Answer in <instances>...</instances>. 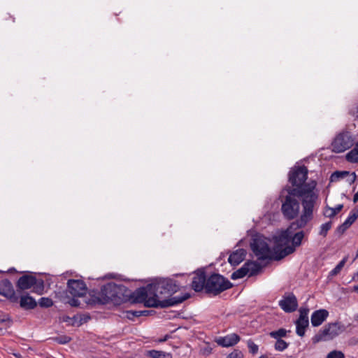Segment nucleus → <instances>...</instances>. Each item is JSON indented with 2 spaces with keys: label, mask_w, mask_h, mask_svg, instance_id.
Instances as JSON below:
<instances>
[{
  "label": "nucleus",
  "mask_w": 358,
  "mask_h": 358,
  "mask_svg": "<svg viewBox=\"0 0 358 358\" xmlns=\"http://www.w3.org/2000/svg\"><path fill=\"white\" fill-rule=\"evenodd\" d=\"M316 182H310L301 189H292V187H285L281 192L280 199L281 202V213L287 220H292L297 217L300 213L301 203L297 197L301 199L302 213L304 212L305 201L312 204V218L313 217V209L317 199L315 192Z\"/></svg>",
  "instance_id": "1"
},
{
  "label": "nucleus",
  "mask_w": 358,
  "mask_h": 358,
  "mask_svg": "<svg viewBox=\"0 0 358 358\" xmlns=\"http://www.w3.org/2000/svg\"><path fill=\"white\" fill-rule=\"evenodd\" d=\"M303 205L304 212L301 214L299 218L291 223L286 229L280 231L275 237V243L278 246L284 247L279 250V253L275 257L276 260H280L292 254L296 248L301 245L304 232L300 231L294 233V230L305 227L312 220V204L305 201Z\"/></svg>",
  "instance_id": "2"
},
{
  "label": "nucleus",
  "mask_w": 358,
  "mask_h": 358,
  "mask_svg": "<svg viewBox=\"0 0 358 358\" xmlns=\"http://www.w3.org/2000/svg\"><path fill=\"white\" fill-rule=\"evenodd\" d=\"M251 250L255 256L259 260L275 259L279 250L273 253L268 243V239L261 235L253 236L250 243Z\"/></svg>",
  "instance_id": "3"
},
{
  "label": "nucleus",
  "mask_w": 358,
  "mask_h": 358,
  "mask_svg": "<svg viewBox=\"0 0 358 358\" xmlns=\"http://www.w3.org/2000/svg\"><path fill=\"white\" fill-rule=\"evenodd\" d=\"M141 296L145 299V306L147 307H166V306H172L176 304H178L186 300L189 298V295L187 294L182 297L177 298L174 297L170 299L167 301H164L161 302L157 299L159 295L157 296L153 292V289L151 291H149L146 287H142L138 291Z\"/></svg>",
  "instance_id": "4"
},
{
  "label": "nucleus",
  "mask_w": 358,
  "mask_h": 358,
  "mask_svg": "<svg viewBox=\"0 0 358 358\" xmlns=\"http://www.w3.org/2000/svg\"><path fill=\"white\" fill-rule=\"evenodd\" d=\"M124 288V287L122 285L108 282L102 286L94 302L100 304H106L109 301H116L117 299H120Z\"/></svg>",
  "instance_id": "5"
},
{
  "label": "nucleus",
  "mask_w": 358,
  "mask_h": 358,
  "mask_svg": "<svg viewBox=\"0 0 358 358\" xmlns=\"http://www.w3.org/2000/svg\"><path fill=\"white\" fill-rule=\"evenodd\" d=\"M231 286L232 284L229 280L220 274L213 273L207 278L205 291L208 294L217 295L231 288Z\"/></svg>",
  "instance_id": "6"
},
{
  "label": "nucleus",
  "mask_w": 358,
  "mask_h": 358,
  "mask_svg": "<svg viewBox=\"0 0 358 358\" xmlns=\"http://www.w3.org/2000/svg\"><path fill=\"white\" fill-rule=\"evenodd\" d=\"M180 285L176 280L169 278L157 279L147 285V289L153 292L156 296L162 294H172L179 290Z\"/></svg>",
  "instance_id": "7"
},
{
  "label": "nucleus",
  "mask_w": 358,
  "mask_h": 358,
  "mask_svg": "<svg viewBox=\"0 0 358 358\" xmlns=\"http://www.w3.org/2000/svg\"><path fill=\"white\" fill-rule=\"evenodd\" d=\"M345 331L344 325L340 322L330 323L326 325L322 330L320 331L313 338L314 343L329 341Z\"/></svg>",
  "instance_id": "8"
},
{
  "label": "nucleus",
  "mask_w": 358,
  "mask_h": 358,
  "mask_svg": "<svg viewBox=\"0 0 358 358\" xmlns=\"http://www.w3.org/2000/svg\"><path fill=\"white\" fill-rule=\"evenodd\" d=\"M355 138L349 131L339 133L331 143L332 150L336 153H341L350 149L355 144Z\"/></svg>",
  "instance_id": "9"
},
{
  "label": "nucleus",
  "mask_w": 358,
  "mask_h": 358,
  "mask_svg": "<svg viewBox=\"0 0 358 358\" xmlns=\"http://www.w3.org/2000/svg\"><path fill=\"white\" fill-rule=\"evenodd\" d=\"M308 176V169L306 166H299L292 169L289 173V182L292 184V189H301L310 182L305 183Z\"/></svg>",
  "instance_id": "10"
},
{
  "label": "nucleus",
  "mask_w": 358,
  "mask_h": 358,
  "mask_svg": "<svg viewBox=\"0 0 358 358\" xmlns=\"http://www.w3.org/2000/svg\"><path fill=\"white\" fill-rule=\"evenodd\" d=\"M67 288L69 292L73 296H82L87 290L86 285L81 280H69Z\"/></svg>",
  "instance_id": "11"
},
{
  "label": "nucleus",
  "mask_w": 358,
  "mask_h": 358,
  "mask_svg": "<svg viewBox=\"0 0 358 358\" xmlns=\"http://www.w3.org/2000/svg\"><path fill=\"white\" fill-rule=\"evenodd\" d=\"M279 306L286 313L294 312L298 307L296 297L293 294H289L279 301Z\"/></svg>",
  "instance_id": "12"
},
{
  "label": "nucleus",
  "mask_w": 358,
  "mask_h": 358,
  "mask_svg": "<svg viewBox=\"0 0 358 358\" xmlns=\"http://www.w3.org/2000/svg\"><path fill=\"white\" fill-rule=\"evenodd\" d=\"M206 280L207 278L204 270L199 269L195 272L192 280V289L197 292H201L203 289H205Z\"/></svg>",
  "instance_id": "13"
},
{
  "label": "nucleus",
  "mask_w": 358,
  "mask_h": 358,
  "mask_svg": "<svg viewBox=\"0 0 358 358\" xmlns=\"http://www.w3.org/2000/svg\"><path fill=\"white\" fill-rule=\"evenodd\" d=\"M241 340L240 336L234 333L225 336H220L215 339L216 343L223 348L232 347L236 345Z\"/></svg>",
  "instance_id": "14"
},
{
  "label": "nucleus",
  "mask_w": 358,
  "mask_h": 358,
  "mask_svg": "<svg viewBox=\"0 0 358 358\" xmlns=\"http://www.w3.org/2000/svg\"><path fill=\"white\" fill-rule=\"evenodd\" d=\"M0 294L12 301L17 299L13 285L8 280H3L0 282Z\"/></svg>",
  "instance_id": "15"
},
{
  "label": "nucleus",
  "mask_w": 358,
  "mask_h": 358,
  "mask_svg": "<svg viewBox=\"0 0 358 358\" xmlns=\"http://www.w3.org/2000/svg\"><path fill=\"white\" fill-rule=\"evenodd\" d=\"M329 312L326 309H320L312 313L310 321L313 327H319L328 317Z\"/></svg>",
  "instance_id": "16"
},
{
  "label": "nucleus",
  "mask_w": 358,
  "mask_h": 358,
  "mask_svg": "<svg viewBox=\"0 0 358 358\" xmlns=\"http://www.w3.org/2000/svg\"><path fill=\"white\" fill-rule=\"evenodd\" d=\"M36 282V277L29 275H22L17 282V287L22 290L28 289L32 287Z\"/></svg>",
  "instance_id": "17"
},
{
  "label": "nucleus",
  "mask_w": 358,
  "mask_h": 358,
  "mask_svg": "<svg viewBox=\"0 0 358 358\" xmlns=\"http://www.w3.org/2000/svg\"><path fill=\"white\" fill-rule=\"evenodd\" d=\"M357 218L358 208L352 210L344 222L338 227V231L341 233H343L356 221Z\"/></svg>",
  "instance_id": "18"
},
{
  "label": "nucleus",
  "mask_w": 358,
  "mask_h": 358,
  "mask_svg": "<svg viewBox=\"0 0 358 358\" xmlns=\"http://www.w3.org/2000/svg\"><path fill=\"white\" fill-rule=\"evenodd\" d=\"M246 250L244 249H238L233 252L228 258V262L232 266H237L241 264L246 256Z\"/></svg>",
  "instance_id": "19"
},
{
  "label": "nucleus",
  "mask_w": 358,
  "mask_h": 358,
  "mask_svg": "<svg viewBox=\"0 0 358 358\" xmlns=\"http://www.w3.org/2000/svg\"><path fill=\"white\" fill-rule=\"evenodd\" d=\"M20 303V306L24 309H33L36 306L35 299L29 295L22 296Z\"/></svg>",
  "instance_id": "20"
},
{
  "label": "nucleus",
  "mask_w": 358,
  "mask_h": 358,
  "mask_svg": "<svg viewBox=\"0 0 358 358\" xmlns=\"http://www.w3.org/2000/svg\"><path fill=\"white\" fill-rule=\"evenodd\" d=\"M296 333L300 336L303 337L305 335L306 329L309 325V320H302L297 319L295 322Z\"/></svg>",
  "instance_id": "21"
},
{
  "label": "nucleus",
  "mask_w": 358,
  "mask_h": 358,
  "mask_svg": "<svg viewBox=\"0 0 358 358\" xmlns=\"http://www.w3.org/2000/svg\"><path fill=\"white\" fill-rule=\"evenodd\" d=\"M246 270L249 276H253L257 275L261 270V266L255 262H246L245 264Z\"/></svg>",
  "instance_id": "22"
},
{
  "label": "nucleus",
  "mask_w": 358,
  "mask_h": 358,
  "mask_svg": "<svg viewBox=\"0 0 358 358\" xmlns=\"http://www.w3.org/2000/svg\"><path fill=\"white\" fill-rule=\"evenodd\" d=\"M343 204H338L334 208L327 206L324 209L323 215L327 217L332 218L336 214H338L343 209Z\"/></svg>",
  "instance_id": "23"
},
{
  "label": "nucleus",
  "mask_w": 358,
  "mask_h": 358,
  "mask_svg": "<svg viewBox=\"0 0 358 358\" xmlns=\"http://www.w3.org/2000/svg\"><path fill=\"white\" fill-rule=\"evenodd\" d=\"M346 160L350 163H358V144L352 149L345 156Z\"/></svg>",
  "instance_id": "24"
},
{
  "label": "nucleus",
  "mask_w": 358,
  "mask_h": 358,
  "mask_svg": "<svg viewBox=\"0 0 358 358\" xmlns=\"http://www.w3.org/2000/svg\"><path fill=\"white\" fill-rule=\"evenodd\" d=\"M245 264H244L241 268L238 269L237 271H234L231 275V278L232 280H238L243 278L246 275H248L247 270H246Z\"/></svg>",
  "instance_id": "25"
},
{
  "label": "nucleus",
  "mask_w": 358,
  "mask_h": 358,
  "mask_svg": "<svg viewBox=\"0 0 358 358\" xmlns=\"http://www.w3.org/2000/svg\"><path fill=\"white\" fill-rule=\"evenodd\" d=\"M288 331L285 329L281 328L276 331H271L269 335L271 338L275 340L282 339L283 337H286Z\"/></svg>",
  "instance_id": "26"
},
{
  "label": "nucleus",
  "mask_w": 358,
  "mask_h": 358,
  "mask_svg": "<svg viewBox=\"0 0 358 358\" xmlns=\"http://www.w3.org/2000/svg\"><path fill=\"white\" fill-rule=\"evenodd\" d=\"M348 174V171H335L330 176L331 182H338L341 180H345L346 175Z\"/></svg>",
  "instance_id": "27"
},
{
  "label": "nucleus",
  "mask_w": 358,
  "mask_h": 358,
  "mask_svg": "<svg viewBox=\"0 0 358 358\" xmlns=\"http://www.w3.org/2000/svg\"><path fill=\"white\" fill-rule=\"evenodd\" d=\"M49 341H52L58 344H66L71 341V337L66 335H60L55 337L48 338Z\"/></svg>",
  "instance_id": "28"
},
{
  "label": "nucleus",
  "mask_w": 358,
  "mask_h": 358,
  "mask_svg": "<svg viewBox=\"0 0 358 358\" xmlns=\"http://www.w3.org/2000/svg\"><path fill=\"white\" fill-rule=\"evenodd\" d=\"M348 260V257H345L336 266V267L332 269L330 273H329V275H331V276H334L336 275H337L338 273H340V271H341V269L343 268V266H345L346 262Z\"/></svg>",
  "instance_id": "29"
},
{
  "label": "nucleus",
  "mask_w": 358,
  "mask_h": 358,
  "mask_svg": "<svg viewBox=\"0 0 358 358\" xmlns=\"http://www.w3.org/2000/svg\"><path fill=\"white\" fill-rule=\"evenodd\" d=\"M148 355L152 358H166L171 357L170 354H166L162 351L152 350L148 352Z\"/></svg>",
  "instance_id": "30"
},
{
  "label": "nucleus",
  "mask_w": 358,
  "mask_h": 358,
  "mask_svg": "<svg viewBox=\"0 0 358 358\" xmlns=\"http://www.w3.org/2000/svg\"><path fill=\"white\" fill-rule=\"evenodd\" d=\"M13 323L11 318L8 315L0 316V326L6 329L10 327Z\"/></svg>",
  "instance_id": "31"
},
{
  "label": "nucleus",
  "mask_w": 358,
  "mask_h": 358,
  "mask_svg": "<svg viewBox=\"0 0 358 358\" xmlns=\"http://www.w3.org/2000/svg\"><path fill=\"white\" fill-rule=\"evenodd\" d=\"M331 227L332 222L331 221L322 224L320 227L319 234L323 237H325Z\"/></svg>",
  "instance_id": "32"
},
{
  "label": "nucleus",
  "mask_w": 358,
  "mask_h": 358,
  "mask_svg": "<svg viewBox=\"0 0 358 358\" xmlns=\"http://www.w3.org/2000/svg\"><path fill=\"white\" fill-rule=\"evenodd\" d=\"M289 346V343L282 339L276 340L275 343V350L279 352H282L286 350Z\"/></svg>",
  "instance_id": "33"
},
{
  "label": "nucleus",
  "mask_w": 358,
  "mask_h": 358,
  "mask_svg": "<svg viewBox=\"0 0 358 358\" xmlns=\"http://www.w3.org/2000/svg\"><path fill=\"white\" fill-rule=\"evenodd\" d=\"M32 287L34 292L42 294L44 289V282L43 280L36 279V282Z\"/></svg>",
  "instance_id": "34"
},
{
  "label": "nucleus",
  "mask_w": 358,
  "mask_h": 358,
  "mask_svg": "<svg viewBox=\"0 0 358 358\" xmlns=\"http://www.w3.org/2000/svg\"><path fill=\"white\" fill-rule=\"evenodd\" d=\"M309 309L308 308H301L299 309V320H308Z\"/></svg>",
  "instance_id": "35"
},
{
  "label": "nucleus",
  "mask_w": 358,
  "mask_h": 358,
  "mask_svg": "<svg viewBox=\"0 0 358 358\" xmlns=\"http://www.w3.org/2000/svg\"><path fill=\"white\" fill-rule=\"evenodd\" d=\"M248 347L250 353L255 355L258 352L259 347L252 340L248 341Z\"/></svg>",
  "instance_id": "36"
},
{
  "label": "nucleus",
  "mask_w": 358,
  "mask_h": 358,
  "mask_svg": "<svg viewBox=\"0 0 358 358\" xmlns=\"http://www.w3.org/2000/svg\"><path fill=\"white\" fill-rule=\"evenodd\" d=\"M327 358H345V356L341 351L333 350L327 355Z\"/></svg>",
  "instance_id": "37"
},
{
  "label": "nucleus",
  "mask_w": 358,
  "mask_h": 358,
  "mask_svg": "<svg viewBox=\"0 0 358 358\" xmlns=\"http://www.w3.org/2000/svg\"><path fill=\"white\" fill-rule=\"evenodd\" d=\"M39 303L41 306L46 308L50 307L53 304L52 301L50 299L45 297L41 299Z\"/></svg>",
  "instance_id": "38"
},
{
  "label": "nucleus",
  "mask_w": 358,
  "mask_h": 358,
  "mask_svg": "<svg viewBox=\"0 0 358 358\" xmlns=\"http://www.w3.org/2000/svg\"><path fill=\"white\" fill-rule=\"evenodd\" d=\"M356 178H357V176H356V173L355 172L350 173L348 171V174L346 175V177H345V180H346V182L348 183L351 185V184L355 182V181L356 180Z\"/></svg>",
  "instance_id": "39"
},
{
  "label": "nucleus",
  "mask_w": 358,
  "mask_h": 358,
  "mask_svg": "<svg viewBox=\"0 0 358 358\" xmlns=\"http://www.w3.org/2000/svg\"><path fill=\"white\" fill-rule=\"evenodd\" d=\"M243 355L241 351L234 350L232 352L227 355L226 358H243Z\"/></svg>",
  "instance_id": "40"
},
{
  "label": "nucleus",
  "mask_w": 358,
  "mask_h": 358,
  "mask_svg": "<svg viewBox=\"0 0 358 358\" xmlns=\"http://www.w3.org/2000/svg\"><path fill=\"white\" fill-rule=\"evenodd\" d=\"M212 348L210 345H206L200 350V353L203 355L208 356L212 352Z\"/></svg>",
  "instance_id": "41"
},
{
  "label": "nucleus",
  "mask_w": 358,
  "mask_h": 358,
  "mask_svg": "<svg viewBox=\"0 0 358 358\" xmlns=\"http://www.w3.org/2000/svg\"><path fill=\"white\" fill-rule=\"evenodd\" d=\"M350 114L358 119V103L350 109Z\"/></svg>",
  "instance_id": "42"
},
{
  "label": "nucleus",
  "mask_w": 358,
  "mask_h": 358,
  "mask_svg": "<svg viewBox=\"0 0 358 358\" xmlns=\"http://www.w3.org/2000/svg\"><path fill=\"white\" fill-rule=\"evenodd\" d=\"M147 314H148V311L147 310L135 311L134 313V315H135L136 317H139V316H141V315H147Z\"/></svg>",
  "instance_id": "43"
},
{
  "label": "nucleus",
  "mask_w": 358,
  "mask_h": 358,
  "mask_svg": "<svg viewBox=\"0 0 358 358\" xmlns=\"http://www.w3.org/2000/svg\"><path fill=\"white\" fill-rule=\"evenodd\" d=\"M71 305L73 306H78V300L74 299H72L71 301Z\"/></svg>",
  "instance_id": "44"
},
{
  "label": "nucleus",
  "mask_w": 358,
  "mask_h": 358,
  "mask_svg": "<svg viewBox=\"0 0 358 358\" xmlns=\"http://www.w3.org/2000/svg\"><path fill=\"white\" fill-rule=\"evenodd\" d=\"M358 201V192L355 194L353 196V202L357 203Z\"/></svg>",
  "instance_id": "45"
},
{
  "label": "nucleus",
  "mask_w": 358,
  "mask_h": 358,
  "mask_svg": "<svg viewBox=\"0 0 358 358\" xmlns=\"http://www.w3.org/2000/svg\"><path fill=\"white\" fill-rule=\"evenodd\" d=\"M169 338H170V336L169 335H166L163 338H161L159 340V342H164V341H167Z\"/></svg>",
  "instance_id": "46"
},
{
  "label": "nucleus",
  "mask_w": 358,
  "mask_h": 358,
  "mask_svg": "<svg viewBox=\"0 0 358 358\" xmlns=\"http://www.w3.org/2000/svg\"><path fill=\"white\" fill-rule=\"evenodd\" d=\"M115 275L113 274H107L103 278H114Z\"/></svg>",
  "instance_id": "47"
},
{
  "label": "nucleus",
  "mask_w": 358,
  "mask_h": 358,
  "mask_svg": "<svg viewBox=\"0 0 358 358\" xmlns=\"http://www.w3.org/2000/svg\"><path fill=\"white\" fill-rule=\"evenodd\" d=\"M14 356L16 357V358H24L19 353H14L13 354Z\"/></svg>",
  "instance_id": "48"
},
{
  "label": "nucleus",
  "mask_w": 358,
  "mask_h": 358,
  "mask_svg": "<svg viewBox=\"0 0 358 358\" xmlns=\"http://www.w3.org/2000/svg\"><path fill=\"white\" fill-rule=\"evenodd\" d=\"M353 290L358 293V284L353 287Z\"/></svg>",
  "instance_id": "49"
},
{
  "label": "nucleus",
  "mask_w": 358,
  "mask_h": 358,
  "mask_svg": "<svg viewBox=\"0 0 358 358\" xmlns=\"http://www.w3.org/2000/svg\"><path fill=\"white\" fill-rule=\"evenodd\" d=\"M15 271V268H10V269L8 271V272L11 273L12 271Z\"/></svg>",
  "instance_id": "50"
},
{
  "label": "nucleus",
  "mask_w": 358,
  "mask_h": 358,
  "mask_svg": "<svg viewBox=\"0 0 358 358\" xmlns=\"http://www.w3.org/2000/svg\"><path fill=\"white\" fill-rule=\"evenodd\" d=\"M357 257H358V250H357V255H356V256H355V257L354 260H355Z\"/></svg>",
  "instance_id": "51"
},
{
  "label": "nucleus",
  "mask_w": 358,
  "mask_h": 358,
  "mask_svg": "<svg viewBox=\"0 0 358 358\" xmlns=\"http://www.w3.org/2000/svg\"><path fill=\"white\" fill-rule=\"evenodd\" d=\"M259 358H266V357H264L262 356V357H259Z\"/></svg>",
  "instance_id": "52"
},
{
  "label": "nucleus",
  "mask_w": 358,
  "mask_h": 358,
  "mask_svg": "<svg viewBox=\"0 0 358 358\" xmlns=\"http://www.w3.org/2000/svg\"><path fill=\"white\" fill-rule=\"evenodd\" d=\"M356 275L357 276V278H358V272L357 273Z\"/></svg>",
  "instance_id": "53"
},
{
  "label": "nucleus",
  "mask_w": 358,
  "mask_h": 358,
  "mask_svg": "<svg viewBox=\"0 0 358 358\" xmlns=\"http://www.w3.org/2000/svg\"><path fill=\"white\" fill-rule=\"evenodd\" d=\"M357 144H358V141H357Z\"/></svg>",
  "instance_id": "54"
}]
</instances>
